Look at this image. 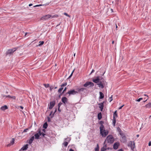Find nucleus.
<instances>
[{
	"instance_id": "1",
	"label": "nucleus",
	"mask_w": 151,
	"mask_h": 151,
	"mask_svg": "<svg viewBox=\"0 0 151 151\" xmlns=\"http://www.w3.org/2000/svg\"><path fill=\"white\" fill-rule=\"evenodd\" d=\"M106 141L107 142L112 143L114 141V138L111 135H109L106 137Z\"/></svg>"
},
{
	"instance_id": "2",
	"label": "nucleus",
	"mask_w": 151,
	"mask_h": 151,
	"mask_svg": "<svg viewBox=\"0 0 151 151\" xmlns=\"http://www.w3.org/2000/svg\"><path fill=\"white\" fill-rule=\"evenodd\" d=\"M16 48H14L8 50L6 52V55H10L17 50Z\"/></svg>"
},
{
	"instance_id": "3",
	"label": "nucleus",
	"mask_w": 151,
	"mask_h": 151,
	"mask_svg": "<svg viewBox=\"0 0 151 151\" xmlns=\"http://www.w3.org/2000/svg\"><path fill=\"white\" fill-rule=\"evenodd\" d=\"M128 146L130 147L132 150H133L135 147V144L134 142L133 141H130L128 145Z\"/></svg>"
},
{
	"instance_id": "4",
	"label": "nucleus",
	"mask_w": 151,
	"mask_h": 151,
	"mask_svg": "<svg viewBox=\"0 0 151 151\" xmlns=\"http://www.w3.org/2000/svg\"><path fill=\"white\" fill-rule=\"evenodd\" d=\"M94 84L92 82H87L83 85V86L85 87H87L88 86L92 87L93 86Z\"/></svg>"
},
{
	"instance_id": "5",
	"label": "nucleus",
	"mask_w": 151,
	"mask_h": 151,
	"mask_svg": "<svg viewBox=\"0 0 151 151\" xmlns=\"http://www.w3.org/2000/svg\"><path fill=\"white\" fill-rule=\"evenodd\" d=\"M78 92L77 91H75L73 89L69 91L66 94H68L70 96L72 95H75Z\"/></svg>"
},
{
	"instance_id": "6",
	"label": "nucleus",
	"mask_w": 151,
	"mask_h": 151,
	"mask_svg": "<svg viewBox=\"0 0 151 151\" xmlns=\"http://www.w3.org/2000/svg\"><path fill=\"white\" fill-rule=\"evenodd\" d=\"M120 144L119 142H115L113 146V148L114 150H116L118 148L119 146V145Z\"/></svg>"
},
{
	"instance_id": "7",
	"label": "nucleus",
	"mask_w": 151,
	"mask_h": 151,
	"mask_svg": "<svg viewBox=\"0 0 151 151\" xmlns=\"http://www.w3.org/2000/svg\"><path fill=\"white\" fill-rule=\"evenodd\" d=\"M51 16V15H46L45 16H43V17H41V20H46L50 18Z\"/></svg>"
},
{
	"instance_id": "8",
	"label": "nucleus",
	"mask_w": 151,
	"mask_h": 151,
	"mask_svg": "<svg viewBox=\"0 0 151 151\" xmlns=\"http://www.w3.org/2000/svg\"><path fill=\"white\" fill-rule=\"evenodd\" d=\"M55 104V101H51L50 102V106L49 107V109H52L53 107L54 106Z\"/></svg>"
},
{
	"instance_id": "9",
	"label": "nucleus",
	"mask_w": 151,
	"mask_h": 151,
	"mask_svg": "<svg viewBox=\"0 0 151 151\" xmlns=\"http://www.w3.org/2000/svg\"><path fill=\"white\" fill-rule=\"evenodd\" d=\"M108 132L107 131L104 130V131L102 132V133H100L101 134L103 137H105L108 134Z\"/></svg>"
},
{
	"instance_id": "10",
	"label": "nucleus",
	"mask_w": 151,
	"mask_h": 151,
	"mask_svg": "<svg viewBox=\"0 0 151 151\" xmlns=\"http://www.w3.org/2000/svg\"><path fill=\"white\" fill-rule=\"evenodd\" d=\"M93 82L95 83H98L100 81V78L99 76H97L96 77V78L94 79H93Z\"/></svg>"
},
{
	"instance_id": "11",
	"label": "nucleus",
	"mask_w": 151,
	"mask_h": 151,
	"mask_svg": "<svg viewBox=\"0 0 151 151\" xmlns=\"http://www.w3.org/2000/svg\"><path fill=\"white\" fill-rule=\"evenodd\" d=\"M62 101L64 104H65L68 101V99L65 97H63L62 99Z\"/></svg>"
},
{
	"instance_id": "12",
	"label": "nucleus",
	"mask_w": 151,
	"mask_h": 151,
	"mask_svg": "<svg viewBox=\"0 0 151 151\" xmlns=\"http://www.w3.org/2000/svg\"><path fill=\"white\" fill-rule=\"evenodd\" d=\"M104 102H101V103H99V107L101 111H102V110H103V107H104Z\"/></svg>"
},
{
	"instance_id": "13",
	"label": "nucleus",
	"mask_w": 151,
	"mask_h": 151,
	"mask_svg": "<svg viewBox=\"0 0 151 151\" xmlns=\"http://www.w3.org/2000/svg\"><path fill=\"white\" fill-rule=\"evenodd\" d=\"M121 141L123 143H125L127 141L126 137H122Z\"/></svg>"
},
{
	"instance_id": "14",
	"label": "nucleus",
	"mask_w": 151,
	"mask_h": 151,
	"mask_svg": "<svg viewBox=\"0 0 151 151\" xmlns=\"http://www.w3.org/2000/svg\"><path fill=\"white\" fill-rule=\"evenodd\" d=\"M100 133H102V132L104 131V130H105L103 124L101 125L100 127Z\"/></svg>"
},
{
	"instance_id": "15",
	"label": "nucleus",
	"mask_w": 151,
	"mask_h": 151,
	"mask_svg": "<svg viewBox=\"0 0 151 151\" xmlns=\"http://www.w3.org/2000/svg\"><path fill=\"white\" fill-rule=\"evenodd\" d=\"M28 145L26 144L22 147L21 149L23 150H26L28 148Z\"/></svg>"
},
{
	"instance_id": "16",
	"label": "nucleus",
	"mask_w": 151,
	"mask_h": 151,
	"mask_svg": "<svg viewBox=\"0 0 151 151\" xmlns=\"http://www.w3.org/2000/svg\"><path fill=\"white\" fill-rule=\"evenodd\" d=\"M57 111V109H55V110L54 113H53V111H51L50 114V116L51 118H52L54 116V114Z\"/></svg>"
},
{
	"instance_id": "17",
	"label": "nucleus",
	"mask_w": 151,
	"mask_h": 151,
	"mask_svg": "<svg viewBox=\"0 0 151 151\" xmlns=\"http://www.w3.org/2000/svg\"><path fill=\"white\" fill-rule=\"evenodd\" d=\"M34 139V137L33 136H32L29 140L28 143L30 144H31L32 142Z\"/></svg>"
},
{
	"instance_id": "18",
	"label": "nucleus",
	"mask_w": 151,
	"mask_h": 151,
	"mask_svg": "<svg viewBox=\"0 0 151 151\" xmlns=\"http://www.w3.org/2000/svg\"><path fill=\"white\" fill-rule=\"evenodd\" d=\"M99 83L97 84L99 87H101L102 88H104V84L102 82L99 81Z\"/></svg>"
},
{
	"instance_id": "19",
	"label": "nucleus",
	"mask_w": 151,
	"mask_h": 151,
	"mask_svg": "<svg viewBox=\"0 0 151 151\" xmlns=\"http://www.w3.org/2000/svg\"><path fill=\"white\" fill-rule=\"evenodd\" d=\"M99 83L97 84L99 87H101L102 88H104V84L102 82L99 81Z\"/></svg>"
},
{
	"instance_id": "20",
	"label": "nucleus",
	"mask_w": 151,
	"mask_h": 151,
	"mask_svg": "<svg viewBox=\"0 0 151 151\" xmlns=\"http://www.w3.org/2000/svg\"><path fill=\"white\" fill-rule=\"evenodd\" d=\"M99 83L97 84L99 87H101L102 88H104V84L102 82L99 81Z\"/></svg>"
},
{
	"instance_id": "21",
	"label": "nucleus",
	"mask_w": 151,
	"mask_h": 151,
	"mask_svg": "<svg viewBox=\"0 0 151 151\" xmlns=\"http://www.w3.org/2000/svg\"><path fill=\"white\" fill-rule=\"evenodd\" d=\"M99 83L97 84L99 87H101L102 88H104V84L102 82L99 81Z\"/></svg>"
},
{
	"instance_id": "22",
	"label": "nucleus",
	"mask_w": 151,
	"mask_h": 151,
	"mask_svg": "<svg viewBox=\"0 0 151 151\" xmlns=\"http://www.w3.org/2000/svg\"><path fill=\"white\" fill-rule=\"evenodd\" d=\"M100 96L99 98V99H102L104 97V94L101 92H99Z\"/></svg>"
},
{
	"instance_id": "23",
	"label": "nucleus",
	"mask_w": 151,
	"mask_h": 151,
	"mask_svg": "<svg viewBox=\"0 0 151 151\" xmlns=\"http://www.w3.org/2000/svg\"><path fill=\"white\" fill-rule=\"evenodd\" d=\"M8 109L7 106L6 105H4L3 106H1V109L2 111H4L6 109Z\"/></svg>"
},
{
	"instance_id": "24",
	"label": "nucleus",
	"mask_w": 151,
	"mask_h": 151,
	"mask_svg": "<svg viewBox=\"0 0 151 151\" xmlns=\"http://www.w3.org/2000/svg\"><path fill=\"white\" fill-rule=\"evenodd\" d=\"M14 142V138L12 139V140L11 141L10 144H8L7 145V147H9L11 145H13Z\"/></svg>"
},
{
	"instance_id": "25",
	"label": "nucleus",
	"mask_w": 151,
	"mask_h": 151,
	"mask_svg": "<svg viewBox=\"0 0 151 151\" xmlns=\"http://www.w3.org/2000/svg\"><path fill=\"white\" fill-rule=\"evenodd\" d=\"M38 132L40 134V136H41L42 137H44L45 135H46L45 134L41 132V131L40 129L38 130Z\"/></svg>"
},
{
	"instance_id": "26",
	"label": "nucleus",
	"mask_w": 151,
	"mask_h": 151,
	"mask_svg": "<svg viewBox=\"0 0 151 151\" xmlns=\"http://www.w3.org/2000/svg\"><path fill=\"white\" fill-rule=\"evenodd\" d=\"M102 117V114L101 112L98 113V118L99 120H100Z\"/></svg>"
},
{
	"instance_id": "27",
	"label": "nucleus",
	"mask_w": 151,
	"mask_h": 151,
	"mask_svg": "<svg viewBox=\"0 0 151 151\" xmlns=\"http://www.w3.org/2000/svg\"><path fill=\"white\" fill-rule=\"evenodd\" d=\"M145 107L146 108H150L151 107V103H149L146 104L145 106Z\"/></svg>"
},
{
	"instance_id": "28",
	"label": "nucleus",
	"mask_w": 151,
	"mask_h": 151,
	"mask_svg": "<svg viewBox=\"0 0 151 151\" xmlns=\"http://www.w3.org/2000/svg\"><path fill=\"white\" fill-rule=\"evenodd\" d=\"M35 138L36 139H39L40 135V134L38 133H37L35 135Z\"/></svg>"
},
{
	"instance_id": "29",
	"label": "nucleus",
	"mask_w": 151,
	"mask_h": 151,
	"mask_svg": "<svg viewBox=\"0 0 151 151\" xmlns=\"http://www.w3.org/2000/svg\"><path fill=\"white\" fill-rule=\"evenodd\" d=\"M86 89L85 88H79L78 90V92H83L84 91V90H86Z\"/></svg>"
},
{
	"instance_id": "30",
	"label": "nucleus",
	"mask_w": 151,
	"mask_h": 151,
	"mask_svg": "<svg viewBox=\"0 0 151 151\" xmlns=\"http://www.w3.org/2000/svg\"><path fill=\"white\" fill-rule=\"evenodd\" d=\"M117 111H115L114 113L113 114V117L115 118V117H117Z\"/></svg>"
},
{
	"instance_id": "31",
	"label": "nucleus",
	"mask_w": 151,
	"mask_h": 151,
	"mask_svg": "<svg viewBox=\"0 0 151 151\" xmlns=\"http://www.w3.org/2000/svg\"><path fill=\"white\" fill-rule=\"evenodd\" d=\"M50 87V91H51L53 89H56L58 88L56 86L55 87H54L53 86H51Z\"/></svg>"
},
{
	"instance_id": "32",
	"label": "nucleus",
	"mask_w": 151,
	"mask_h": 151,
	"mask_svg": "<svg viewBox=\"0 0 151 151\" xmlns=\"http://www.w3.org/2000/svg\"><path fill=\"white\" fill-rule=\"evenodd\" d=\"M114 126H115V124L116 123V118L114 117H113V122H112Z\"/></svg>"
},
{
	"instance_id": "33",
	"label": "nucleus",
	"mask_w": 151,
	"mask_h": 151,
	"mask_svg": "<svg viewBox=\"0 0 151 151\" xmlns=\"http://www.w3.org/2000/svg\"><path fill=\"white\" fill-rule=\"evenodd\" d=\"M99 146L98 144H97L96 147L95 148V151H99Z\"/></svg>"
},
{
	"instance_id": "34",
	"label": "nucleus",
	"mask_w": 151,
	"mask_h": 151,
	"mask_svg": "<svg viewBox=\"0 0 151 151\" xmlns=\"http://www.w3.org/2000/svg\"><path fill=\"white\" fill-rule=\"evenodd\" d=\"M47 122L45 123L43 126V127L45 129H46L47 127Z\"/></svg>"
},
{
	"instance_id": "35",
	"label": "nucleus",
	"mask_w": 151,
	"mask_h": 151,
	"mask_svg": "<svg viewBox=\"0 0 151 151\" xmlns=\"http://www.w3.org/2000/svg\"><path fill=\"white\" fill-rule=\"evenodd\" d=\"M39 43H40V44L38 45L39 46H40L44 44V42L43 41H40Z\"/></svg>"
},
{
	"instance_id": "36",
	"label": "nucleus",
	"mask_w": 151,
	"mask_h": 151,
	"mask_svg": "<svg viewBox=\"0 0 151 151\" xmlns=\"http://www.w3.org/2000/svg\"><path fill=\"white\" fill-rule=\"evenodd\" d=\"M99 81L101 82L102 83L104 84V79L102 78L101 79L100 78V81Z\"/></svg>"
},
{
	"instance_id": "37",
	"label": "nucleus",
	"mask_w": 151,
	"mask_h": 151,
	"mask_svg": "<svg viewBox=\"0 0 151 151\" xmlns=\"http://www.w3.org/2000/svg\"><path fill=\"white\" fill-rule=\"evenodd\" d=\"M67 85V83L66 82V83L61 85L60 86H61V87L63 88V87L66 86Z\"/></svg>"
},
{
	"instance_id": "38",
	"label": "nucleus",
	"mask_w": 151,
	"mask_h": 151,
	"mask_svg": "<svg viewBox=\"0 0 151 151\" xmlns=\"http://www.w3.org/2000/svg\"><path fill=\"white\" fill-rule=\"evenodd\" d=\"M43 85L46 88H48L49 86V84H44Z\"/></svg>"
},
{
	"instance_id": "39",
	"label": "nucleus",
	"mask_w": 151,
	"mask_h": 151,
	"mask_svg": "<svg viewBox=\"0 0 151 151\" xmlns=\"http://www.w3.org/2000/svg\"><path fill=\"white\" fill-rule=\"evenodd\" d=\"M119 134L121 136V137H126L125 134H124L122 132L121 133Z\"/></svg>"
},
{
	"instance_id": "40",
	"label": "nucleus",
	"mask_w": 151,
	"mask_h": 151,
	"mask_svg": "<svg viewBox=\"0 0 151 151\" xmlns=\"http://www.w3.org/2000/svg\"><path fill=\"white\" fill-rule=\"evenodd\" d=\"M106 150V149L104 147H102L101 149V151H105Z\"/></svg>"
},
{
	"instance_id": "41",
	"label": "nucleus",
	"mask_w": 151,
	"mask_h": 151,
	"mask_svg": "<svg viewBox=\"0 0 151 151\" xmlns=\"http://www.w3.org/2000/svg\"><path fill=\"white\" fill-rule=\"evenodd\" d=\"M63 87H61L60 88H59L58 90V92L59 93L61 92V91L63 90Z\"/></svg>"
},
{
	"instance_id": "42",
	"label": "nucleus",
	"mask_w": 151,
	"mask_h": 151,
	"mask_svg": "<svg viewBox=\"0 0 151 151\" xmlns=\"http://www.w3.org/2000/svg\"><path fill=\"white\" fill-rule=\"evenodd\" d=\"M143 99V98H140L138 99L137 100H136V101H138V102H139L141 100H142Z\"/></svg>"
},
{
	"instance_id": "43",
	"label": "nucleus",
	"mask_w": 151,
	"mask_h": 151,
	"mask_svg": "<svg viewBox=\"0 0 151 151\" xmlns=\"http://www.w3.org/2000/svg\"><path fill=\"white\" fill-rule=\"evenodd\" d=\"M118 132H119V134H120L122 132V131L121 130V129L119 128V127L118 128Z\"/></svg>"
},
{
	"instance_id": "44",
	"label": "nucleus",
	"mask_w": 151,
	"mask_h": 151,
	"mask_svg": "<svg viewBox=\"0 0 151 151\" xmlns=\"http://www.w3.org/2000/svg\"><path fill=\"white\" fill-rule=\"evenodd\" d=\"M63 144L65 147H67L68 145V142H64Z\"/></svg>"
},
{
	"instance_id": "45",
	"label": "nucleus",
	"mask_w": 151,
	"mask_h": 151,
	"mask_svg": "<svg viewBox=\"0 0 151 151\" xmlns=\"http://www.w3.org/2000/svg\"><path fill=\"white\" fill-rule=\"evenodd\" d=\"M112 100V96H111L109 98V101L110 102H111Z\"/></svg>"
},
{
	"instance_id": "46",
	"label": "nucleus",
	"mask_w": 151,
	"mask_h": 151,
	"mask_svg": "<svg viewBox=\"0 0 151 151\" xmlns=\"http://www.w3.org/2000/svg\"><path fill=\"white\" fill-rule=\"evenodd\" d=\"M47 121L48 122H50L51 121V120L50 119V118L49 117V116H48L47 117Z\"/></svg>"
},
{
	"instance_id": "47",
	"label": "nucleus",
	"mask_w": 151,
	"mask_h": 151,
	"mask_svg": "<svg viewBox=\"0 0 151 151\" xmlns=\"http://www.w3.org/2000/svg\"><path fill=\"white\" fill-rule=\"evenodd\" d=\"M62 104V103L61 102H60L59 103L58 105V107H59V108H60V106Z\"/></svg>"
},
{
	"instance_id": "48",
	"label": "nucleus",
	"mask_w": 151,
	"mask_h": 151,
	"mask_svg": "<svg viewBox=\"0 0 151 151\" xmlns=\"http://www.w3.org/2000/svg\"><path fill=\"white\" fill-rule=\"evenodd\" d=\"M28 129H24L23 131V132H27L28 131Z\"/></svg>"
},
{
	"instance_id": "49",
	"label": "nucleus",
	"mask_w": 151,
	"mask_h": 151,
	"mask_svg": "<svg viewBox=\"0 0 151 151\" xmlns=\"http://www.w3.org/2000/svg\"><path fill=\"white\" fill-rule=\"evenodd\" d=\"M74 70H73V71L72 72L71 74L70 75V76L69 77V78H70L71 77V76H72V75H73V74L74 72Z\"/></svg>"
},
{
	"instance_id": "50",
	"label": "nucleus",
	"mask_w": 151,
	"mask_h": 151,
	"mask_svg": "<svg viewBox=\"0 0 151 151\" xmlns=\"http://www.w3.org/2000/svg\"><path fill=\"white\" fill-rule=\"evenodd\" d=\"M11 98L13 99H15L16 98V97L15 96H11Z\"/></svg>"
},
{
	"instance_id": "51",
	"label": "nucleus",
	"mask_w": 151,
	"mask_h": 151,
	"mask_svg": "<svg viewBox=\"0 0 151 151\" xmlns=\"http://www.w3.org/2000/svg\"><path fill=\"white\" fill-rule=\"evenodd\" d=\"M42 4H39V5H36L34 6V7H38V6H42Z\"/></svg>"
},
{
	"instance_id": "52",
	"label": "nucleus",
	"mask_w": 151,
	"mask_h": 151,
	"mask_svg": "<svg viewBox=\"0 0 151 151\" xmlns=\"http://www.w3.org/2000/svg\"><path fill=\"white\" fill-rule=\"evenodd\" d=\"M64 14L65 15H66V16H68V17H70V16L69 15H68V14L67 13H65H65H64Z\"/></svg>"
},
{
	"instance_id": "53",
	"label": "nucleus",
	"mask_w": 151,
	"mask_h": 151,
	"mask_svg": "<svg viewBox=\"0 0 151 151\" xmlns=\"http://www.w3.org/2000/svg\"><path fill=\"white\" fill-rule=\"evenodd\" d=\"M66 89H67V88L65 87V88H64V89L62 93H64V92L66 91Z\"/></svg>"
},
{
	"instance_id": "54",
	"label": "nucleus",
	"mask_w": 151,
	"mask_h": 151,
	"mask_svg": "<svg viewBox=\"0 0 151 151\" xmlns=\"http://www.w3.org/2000/svg\"><path fill=\"white\" fill-rule=\"evenodd\" d=\"M6 96V97H8V98H11V96H10L9 95H8L7 96Z\"/></svg>"
},
{
	"instance_id": "55",
	"label": "nucleus",
	"mask_w": 151,
	"mask_h": 151,
	"mask_svg": "<svg viewBox=\"0 0 151 151\" xmlns=\"http://www.w3.org/2000/svg\"><path fill=\"white\" fill-rule=\"evenodd\" d=\"M30 34V33H29V32H27L25 33V35H24V36H25H25H26V35H27V34Z\"/></svg>"
},
{
	"instance_id": "56",
	"label": "nucleus",
	"mask_w": 151,
	"mask_h": 151,
	"mask_svg": "<svg viewBox=\"0 0 151 151\" xmlns=\"http://www.w3.org/2000/svg\"><path fill=\"white\" fill-rule=\"evenodd\" d=\"M148 145L150 146L151 145V141L149 142Z\"/></svg>"
},
{
	"instance_id": "57",
	"label": "nucleus",
	"mask_w": 151,
	"mask_h": 151,
	"mask_svg": "<svg viewBox=\"0 0 151 151\" xmlns=\"http://www.w3.org/2000/svg\"><path fill=\"white\" fill-rule=\"evenodd\" d=\"M103 123V122L102 121H101L100 122H99V124H101H101H102V123Z\"/></svg>"
},
{
	"instance_id": "58",
	"label": "nucleus",
	"mask_w": 151,
	"mask_h": 151,
	"mask_svg": "<svg viewBox=\"0 0 151 151\" xmlns=\"http://www.w3.org/2000/svg\"><path fill=\"white\" fill-rule=\"evenodd\" d=\"M22 109H23L24 108V107L21 106H19Z\"/></svg>"
},
{
	"instance_id": "59",
	"label": "nucleus",
	"mask_w": 151,
	"mask_h": 151,
	"mask_svg": "<svg viewBox=\"0 0 151 151\" xmlns=\"http://www.w3.org/2000/svg\"><path fill=\"white\" fill-rule=\"evenodd\" d=\"M124 106V105H123L121 106H120V107H119V109H121L122 108L123 106Z\"/></svg>"
},
{
	"instance_id": "60",
	"label": "nucleus",
	"mask_w": 151,
	"mask_h": 151,
	"mask_svg": "<svg viewBox=\"0 0 151 151\" xmlns=\"http://www.w3.org/2000/svg\"><path fill=\"white\" fill-rule=\"evenodd\" d=\"M118 151H123V150L122 149H119Z\"/></svg>"
},
{
	"instance_id": "61",
	"label": "nucleus",
	"mask_w": 151,
	"mask_h": 151,
	"mask_svg": "<svg viewBox=\"0 0 151 151\" xmlns=\"http://www.w3.org/2000/svg\"><path fill=\"white\" fill-rule=\"evenodd\" d=\"M94 72V70H93H93H92L91 72V74L92 73Z\"/></svg>"
},
{
	"instance_id": "62",
	"label": "nucleus",
	"mask_w": 151,
	"mask_h": 151,
	"mask_svg": "<svg viewBox=\"0 0 151 151\" xmlns=\"http://www.w3.org/2000/svg\"><path fill=\"white\" fill-rule=\"evenodd\" d=\"M69 151H74V150L72 149H70Z\"/></svg>"
},
{
	"instance_id": "63",
	"label": "nucleus",
	"mask_w": 151,
	"mask_h": 151,
	"mask_svg": "<svg viewBox=\"0 0 151 151\" xmlns=\"http://www.w3.org/2000/svg\"><path fill=\"white\" fill-rule=\"evenodd\" d=\"M32 5V4H29V6H30Z\"/></svg>"
},
{
	"instance_id": "64",
	"label": "nucleus",
	"mask_w": 151,
	"mask_h": 151,
	"mask_svg": "<svg viewBox=\"0 0 151 151\" xmlns=\"http://www.w3.org/2000/svg\"><path fill=\"white\" fill-rule=\"evenodd\" d=\"M144 96H147L148 98V95H146V94H144Z\"/></svg>"
}]
</instances>
